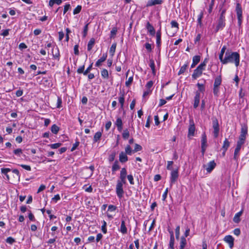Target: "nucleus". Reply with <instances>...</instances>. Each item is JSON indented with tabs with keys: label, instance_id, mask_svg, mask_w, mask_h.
Listing matches in <instances>:
<instances>
[{
	"label": "nucleus",
	"instance_id": "nucleus-1",
	"mask_svg": "<svg viewBox=\"0 0 249 249\" xmlns=\"http://www.w3.org/2000/svg\"><path fill=\"white\" fill-rule=\"evenodd\" d=\"M240 62V55L237 52H233L228 50L225 53V56L223 62V64L228 63H234L238 67Z\"/></svg>",
	"mask_w": 249,
	"mask_h": 249
},
{
	"label": "nucleus",
	"instance_id": "nucleus-2",
	"mask_svg": "<svg viewBox=\"0 0 249 249\" xmlns=\"http://www.w3.org/2000/svg\"><path fill=\"white\" fill-rule=\"evenodd\" d=\"M212 127L213 129V134L215 138H217L219 135L220 131L219 124L217 119L215 117L212 118Z\"/></svg>",
	"mask_w": 249,
	"mask_h": 249
},
{
	"label": "nucleus",
	"instance_id": "nucleus-3",
	"mask_svg": "<svg viewBox=\"0 0 249 249\" xmlns=\"http://www.w3.org/2000/svg\"><path fill=\"white\" fill-rule=\"evenodd\" d=\"M235 11L237 17L238 25L240 27L242 22V9L239 3H236Z\"/></svg>",
	"mask_w": 249,
	"mask_h": 249
},
{
	"label": "nucleus",
	"instance_id": "nucleus-4",
	"mask_svg": "<svg viewBox=\"0 0 249 249\" xmlns=\"http://www.w3.org/2000/svg\"><path fill=\"white\" fill-rule=\"evenodd\" d=\"M123 185L122 183L120 182V181L117 182L116 187V192L117 195V196L119 198H122L123 196L124 191L123 188Z\"/></svg>",
	"mask_w": 249,
	"mask_h": 249
},
{
	"label": "nucleus",
	"instance_id": "nucleus-5",
	"mask_svg": "<svg viewBox=\"0 0 249 249\" xmlns=\"http://www.w3.org/2000/svg\"><path fill=\"white\" fill-rule=\"evenodd\" d=\"M196 130V127L195 123L193 119L189 120V126L188 128V137L194 136L195 135V132Z\"/></svg>",
	"mask_w": 249,
	"mask_h": 249
},
{
	"label": "nucleus",
	"instance_id": "nucleus-6",
	"mask_svg": "<svg viewBox=\"0 0 249 249\" xmlns=\"http://www.w3.org/2000/svg\"><path fill=\"white\" fill-rule=\"evenodd\" d=\"M178 177V170H173L171 171L170 177V187H172V185L175 183Z\"/></svg>",
	"mask_w": 249,
	"mask_h": 249
},
{
	"label": "nucleus",
	"instance_id": "nucleus-7",
	"mask_svg": "<svg viewBox=\"0 0 249 249\" xmlns=\"http://www.w3.org/2000/svg\"><path fill=\"white\" fill-rule=\"evenodd\" d=\"M247 134L248 126L246 124L242 125L239 139L245 141Z\"/></svg>",
	"mask_w": 249,
	"mask_h": 249
},
{
	"label": "nucleus",
	"instance_id": "nucleus-8",
	"mask_svg": "<svg viewBox=\"0 0 249 249\" xmlns=\"http://www.w3.org/2000/svg\"><path fill=\"white\" fill-rule=\"evenodd\" d=\"M161 27L156 32V45L157 47L160 50L161 44Z\"/></svg>",
	"mask_w": 249,
	"mask_h": 249
},
{
	"label": "nucleus",
	"instance_id": "nucleus-9",
	"mask_svg": "<svg viewBox=\"0 0 249 249\" xmlns=\"http://www.w3.org/2000/svg\"><path fill=\"white\" fill-rule=\"evenodd\" d=\"M224 241L229 244L231 249L233 248L234 246V238L232 236L230 235H226L224 238Z\"/></svg>",
	"mask_w": 249,
	"mask_h": 249
},
{
	"label": "nucleus",
	"instance_id": "nucleus-10",
	"mask_svg": "<svg viewBox=\"0 0 249 249\" xmlns=\"http://www.w3.org/2000/svg\"><path fill=\"white\" fill-rule=\"evenodd\" d=\"M225 19H218L217 25L215 29V32L217 33L219 30H222L225 26Z\"/></svg>",
	"mask_w": 249,
	"mask_h": 249
},
{
	"label": "nucleus",
	"instance_id": "nucleus-11",
	"mask_svg": "<svg viewBox=\"0 0 249 249\" xmlns=\"http://www.w3.org/2000/svg\"><path fill=\"white\" fill-rule=\"evenodd\" d=\"M146 28L147 30L148 33H149L150 36H154L155 35V30L153 25L148 21L146 23Z\"/></svg>",
	"mask_w": 249,
	"mask_h": 249
},
{
	"label": "nucleus",
	"instance_id": "nucleus-12",
	"mask_svg": "<svg viewBox=\"0 0 249 249\" xmlns=\"http://www.w3.org/2000/svg\"><path fill=\"white\" fill-rule=\"evenodd\" d=\"M200 93H199L198 91H196L194 97V107L195 108H196L198 107L200 102Z\"/></svg>",
	"mask_w": 249,
	"mask_h": 249
},
{
	"label": "nucleus",
	"instance_id": "nucleus-13",
	"mask_svg": "<svg viewBox=\"0 0 249 249\" xmlns=\"http://www.w3.org/2000/svg\"><path fill=\"white\" fill-rule=\"evenodd\" d=\"M216 163L214 160L210 161L207 165H206V169L208 173H211L212 170L215 168Z\"/></svg>",
	"mask_w": 249,
	"mask_h": 249
},
{
	"label": "nucleus",
	"instance_id": "nucleus-14",
	"mask_svg": "<svg viewBox=\"0 0 249 249\" xmlns=\"http://www.w3.org/2000/svg\"><path fill=\"white\" fill-rule=\"evenodd\" d=\"M107 53H104L102 56L96 61L95 65V66L99 67L101 66L102 63L104 62L107 59Z\"/></svg>",
	"mask_w": 249,
	"mask_h": 249
},
{
	"label": "nucleus",
	"instance_id": "nucleus-15",
	"mask_svg": "<svg viewBox=\"0 0 249 249\" xmlns=\"http://www.w3.org/2000/svg\"><path fill=\"white\" fill-rule=\"evenodd\" d=\"M202 72L203 71H201L198 70V69L196 68L194 71V72L192 75L193 79L196 80L197 78L199 77L202 75Z\"/></svg>",
	"mask_w": 249,
	"mask_h": 249
},
{
	"label": "nucleus",
	"instance_id": "nucleus-16",
	"mask_svg": "<svg viewBox=\"0 0 249 249\" xmlns=\"http://www.w3.org/2000/svg\"><path fill=\"white\" fill-rule=\"evenodd\" d=\"M127 155L124 152H121L119 154V161L121 163H124L128 161Z\"/></svg>",
	"mask_w": 249,
	"mask_h": 249
},
{
	"label": "nucleus",
	"instance_id": "nucleus-17",
	"mask_svg": "<svg viewBox=\"0 0 249 249\" xmlns=\"http://www.w3.org/2000/svg\"><path fill=\"white\" fill-rule=\"evenodd\" d=\"M117 127V129L119 132H121L123 129V122L121 118L119 117L117 119L115 123Z\"/></svg>",
	"mask_w": 249,
	"mask_h": 249
},
{
	"label": "nucleus",
	"instance_id": "nucleus-18",
	"mask_svg": "<svg viewBox=\"0 0 249 249\" xmlns=\"http://www.w3.org/2000/svg\"><path fill=\"white\" fill-rule=\"evenodd\" d=\"M201 147H207V137L205 133H203L201 136Z\"/></svg>",
	"mask_w": 249,
	"mask_h": 249
},
{
	"label": "nucleus",
	"instance_id": "nucleus-19",
	"mask_svg": "<svg viewBox=\"0 0 249 249\" xmlns=\"http://www.w3.org/2000/svg\"><path fill=\"white\" fill-rule=\"evenodd\" d=\"M162 3V0H149L147 2V6H152L157 4H161Z\"/></svg>",
	"mask_w": 249,
	"mask_h": 249
},
{
	"label": "nucleus",
	"instance_id": "nucleus-20",
	"mask_svg": "<svg viewBox=\"0 0 249 249\" xmlns=\"http://www.w3.org/2000/svg\"><path fill=\"white\" fill-rule=\"evenodd\" d=\"M200 56L199 55H195L193 58V63L191 65V68H194L200 61Z\"/></svg>",
	"mask_w": 249,
	"mask_h": 249
},
{
	"label": "nucleus",
	"instance_id": "nucleus-21",
	"mask_svg": "<svg viewBox=\"0 0 249 249\" xmlns=\"http://www.w3.org/2000/svg\"><path fill=\"white\" fill-rule=\"evenodd\" d=\"M242 210L236 213L233 218V221L236 223H238L240 221V217L242 215Z\"/></svg>",
	"mask_w": 249,
	"mask_h": 249
},
{
	"label": "nucleus",
	"instance_id": "nucleus-22",
	"mask_svg": "<svg viewBox=\"0 0 249 249\" xmlns=\"http://www.w3.org/2000/svg\"><path fill=\"white\" fill-rule=\"evenodd\" d=\"M120 231L123 234H125L127 233V228L125 227V221L124 219H122Z\"/></svg>",
	"mask_w": 249,
	"mask_h": 249
},
{
	"label": "nucleus",
	"instance_id": "nucleus-23",
	"mask_svg": "<svg viewBox=\"0 0 249 249\" xmlns=\"http://www.w3.org/2000/svg\"><path fill=\"white\" fill-rule=\"evenodd\" d=\"M241 146L236 145V147L235 149L234 152V155H233V159L237 161L238 160V156L239 153V152L240 151Z\"/></svg>",
	"mask_w": 249,
	"mask_h": 249
},
{
	"label": "nucleus",
	"instance_id": "nucleus-24",
	"mask_svg": "<svg viewBox=\"0 0 249 249\" xmlns=\"http://www.w3.org/2000/svg\"><path fill=\"white\" fill-rule=\"evenodd\" d=\"M222 82L221 75L217 76L214 79L213 87H219Z\"/></svg>",
	"mask_w": 249,
	"mask_h": 249
},
{
	"label": "nucleus",
	"instance_id": "nucleus-25",
	"mask_svg": "<svg viewBox=\"0 0 249 249\" xmlns=\"http://www.w3.org/2000/svg\"><path fill=\"white\" fill-rule=\"evenodd\" d=\"M226 50V47L225 46H224L221 49L220 53L219 55V58L222 64L224 60L223 55L225 52Z\"/></svg>",
	"mask_w": 249,
	"mask_h": 249
},
{
	"label": "nucleus",
	"instance_id": "nucleus-26",
	"mask_svg": "<svg viewBox=\"0 0 249 249\" xmlns=\"http://www.w3.org/2000/svg\"><path fill=\"white\" fill-rule=\"evenodd\" d=\"M120 168V167L119 165V162L118 160H115L114 163H113L112 166V173L114 174V173L119 170Z\"/></svg>",
	"mask_w": 249,
	"mask_h": 249
},
{
	"label": "nucleus",
	"instance_id": "nucleus-27",
	"mask_svg": "<svg viewBox=\"0 0 249 249\" xmlns=\"http://www.w3.org/2000/svg\"><path fill=\"white\" fill-rule=\"evenodd\" d=\"M94 44H95V39L94 38H91L89 40V41L88 44V46H87L88 50L89 51H90L92 49Z\"/></svg>",
	"mask_w": 249,
	"mask_h": 249
},
{
	"label": "nucleus",
	"instance_id": "nucleus-28",
	"mask_svg": "<svg viewBox=\"0 0 249 249\" xmlns=\"http://www.w3.org/2000/svg\"><path fill=\"white\" fill-rule=\"evenodd\" d=\"M230 145V142L228 141L227 138H225L222 148L225 149V151H227Z\"/></svg>",
	"mask_w": 249,
	"mask_h": 249
},
{
	"label": "nucleus",
	"instance_id": "nucleus-29",
	"mask_svg": "<svg viewBox=\"0 0 249 249\" xmlns=\"http://www.w3.org/2000/svg\"><path fill=\"white\" fill-rule=\"evenodd\" d=\"M102 136V132L98 131L97 132L93 137V141L94 142H97L98 141H99L101 138Z\"/></svg>",
	"mask_w": 249,
	"mask_h": 249
},
{
	"label": "nucleus",
	"instance_id": "nucleus-30",
	"mask_svg": "<svg viewBox=\"0 0 249 249\" xmlns=\"http://www.w3.org/2000/svg\"><path fill=\"white\" fill-rule=\"evenodd\" d=\"M207 62V59H205L204 60V61L202 63H201L196 68L198 69V70L203 71L205 70V68L206 66Z\"/></svg>",
	"mask_w": 249,
	"mask_h": 249
},
{
	"label": "nucleus",
	"instance_id": "nucleus-31",
	"mask_svg": "<svg viewBox=\"0 0 249 249\" xmlns=\"http://www.w3.org/2000/svg\"><path fill=\"white\" fill-rule=\"evenodd\" d=\"M186 245V240L184 236H182L180 238L179 249H183Z\"/></svg>",
	"mask_w": 249,
	"mask_h": 249
},
{
	"label": "nucleus",
	"instance_id": "nucleus-32",
	"mask_svg": "<svg viewBox=\"0 0 249 249\" xmlns=\"http://www.w3.org/2000/svg\"><path fill=\"white\" fill-rule=\"evenodd\" d=\"M126 169L125 168H123L120 172V178H126Z\"/></svg>",
	"mask_w": 249,
	"mask_h": 249
},
{
	"label": "nucleus",
	"instance_id": "nucleus-33",
	"mask_svg": "<svg viewBox=\"0 0 249 249\" xmlns=\"http://www.w3.org/2000/svg\"><path fill=\"white\" fill-rule=\"evenodd\" d=\"M117 46V43H113L110 49H109V53L111 54V56H113L114 54V53L115 52L116 48Z\"/></svg>",
	"mask_w": 249,
	"mask_h": 249
},
{
	"label": "nucleus",
	"instance_id": "nucleus-34",
	"mask_svg": "<svg viewBox=\"0 0 249 249\" xmlns=\"http://www.w3.org/2000/svg\"><path fill=\"white\" fill-rule=\"evenodd\" d=\"M59 130V127L55 124H53L51 127V131L54 134H57Z\"/></svg>",
	"mask_w": 249,
	"mask_h": 249
},
{
	"label": "nucleus",
	"instance_id": "nucleus-35",
	"mask_svg": "<svg viewBox=\"0 0 249 249\" xmlns=\"http://www.w3.org/2000/svg\"><path fill=\"white\" fill-rule=\"evenodd\" d=\"M124 94L123 93L119 98V101L120 104H121V108L123 109L124 104Z\"/></svg>",
	"mask_w": 249,
	"mask_h": 249
},
{
	"label": "nucleus",
	"instance_id": "nucleus-36",
	"mask_svg": "<svg viewBox=\"0 0 249 249\" xmlns=\"http://www.w3.org/2000/svg\"><path fill=\"white\" fill-rule=\"evenodd\" d=\"M102 77L104 79H108V71L105 69H103L101 72Z\"/></svg>",
	"mask_w": 249,
	"mask_h": 249
},
{
	"label": "nucleus",
	"instance_id": "nucleus-37",
	"mask_svg": "<svg viewBox=\"0 0 249 249\" xmlns=\"http://www.w3.org/2000/svg\"><path fill=\"white\" fill-rule=\"evenodd\" d=\"M133 153V150L132 149L129 145H127L125 148V154L126 155H131Z\"/></svg>",
	"mask_w": 249,
	"mask_h": 249
},
{
	"label": "nucleus",
	"instance_id": "nucleus-38",
	"mask_svg": "<svg viewBox=\"0 0 249 249\" xmlns=\"http://www.w3.org/2000/svg\"><path fill=\"white\" fill-rule=\"evenodd\" d=\"M196 86L198 87V91L199 92V93L200 92H203L205 90V87L204 86V84H200V83H198L196 84Z\"/></svg>",
	"mask_w": 249,
	"mask_h": 249
},
{
	"label": "nucleus",
	"instance_id": "nucleus-39",
	"mask_svg": "<svg viewBox=\"0 0 249 249\" xmlns=\"http://www.w3.org/2000/svg\"><path fill=\"white\" fill-rule=\"evenodd\" d=\"M187 67H188V64H185L184 65H183L180 68V69L178 72V75H180V74L183 73L186 71Z\"/></svg>",
	"mask_w": 249,
	"mask_h": 249
},
{
	"label": "nucleus",
	"instance_id": "nucleus-40",
	"mask_svg": "<svg viewBox=\"0 0 249 249\" xmlns=\"http://www.w3.org/2000/svg\"><path fill=\"white\" fill-rule=\"evenodd\" d=\"M116 155V152L115 151L112 152L109 155L108 158V161L109 162L113 161L115 158V156Z\"/></svg>",
	"mask_w": 249,
	"mask_h": 249
},
{
	"label": "nucleus",
	"instance_id": "nucleus-41",
	"mask_svg": "<svg viewBox=\"0 0 249 249\" xmlns=\"http://www.w3.org/2000/svg\"><path fill=\"white\" fill-rule=\"evenodd\" d=\"M123 138L126 140L129 137V132L127 129H125L124 130L123 133L122 134Z\"/></svg>",
	"mask_w": 249,
	"mask_h": 249
},
{
	"label": "nucleus",
	"instance_id": "nucleus-42",
	"mask_svg": "<svg viewBox=\"0 0 249 249\" xmlns=\"http://www.w3.org/2000/svg\"><path fill=\"white\" fill-rule=\"evenodd\" d=\"M14 154H15L18 157H20L21 155L22 154V150L20 148H18L14 150L13 151Z\"/></svg>",
	"mask_w": 249,
	"mask_h": 249
},
{
	"label": "nucleus",
	"instance_id": "nucleus-43",
	"mask_svg": "<svg viewBox=\"0 0 249 249\" xmlns=\"http://www.w3.org/2000/svg\"><path fill=\"white\" fill-rule=\"evenodd\" d=\"M117 32V29L116 27H113L111 32H110V37L111 38H114L115 36L116 35Z\"/></svg>",
	"mask_w": 249,
	"mask_h": 249
},
{
	"label": "nucleus",
	"instance_id": "nucleus-44",
	"mask_svg": "<svg viewBox=\"0 0 249 249\" xmlns=\"http://www.w3.org/2000/svg\"><path fill=\"white\" fill-rule=\"evenodd\" d=\"M203 17V13L202 12H201V13L199 14L197 18V22L198 24H199L200 26L202 25V19Z\"/></svg>",
	"mask_w": 249,
	"mask_h": 249
},
{
	"label": "nucleus",
	"instance_id": "nucleus-45",
	"mask_svg": "<svg viewBox=\"0 0 249 249\" xmlns=\"http://www.w3.org/2000/svg\"><path fill=\"white\" fill-rule=\"evenodd\" d=\"M102 223L103 225L101 227L102 231L104 233H106L107 232V222L104 220Z\"/></svg>",
	"mask_w": 249,
	"mask_h": 249
},
{
	"label": "nucleus",
	"instance_id": "nucleus-46",
	"mask_svg": "<svg viewBox=\"0 0 249 249\" xmlns=\"http://www.w3.org/2000/svg\"><path fill=\"white\" fill-rule=\"evenodd\" d=\"M61 143H55L53 144H50L48 145V146L50 147L52 149H56L59 147L61 145Z\"/></svg>",
	"mask_w": 249,
	"mask_h": 249
},
{
	"label": "nucleus",
	"instance_id": "nucleus-47",
	"mask_svg": "<svg viewBox=\"0 0 249 249\" xmlns=\"http://www.w3.org/2000/svg\"><path fill=\"white\" fill-rule=\"evenodd\" d=\"M89 24V23L86 24L84 27L83 32V36L84 37H85L87 35Z\"/></svg>",
	"mask_w": 249,
	"mask_h": 249
},
{
	"label": "nucleus",
	"instance_id": "nucleus-48",
	"mask_svg": "<svg viewBox=\"0 0 249 249\" xmlns=\"http://www.w3.org/2000/svg\"><path fill=\"white\" fill-rule=\"evenodd\" d=\"M82 9V6L81 5H78L73 11V13L74 15L77 14L80 12Z\"/></svg>",
	"mask_w": 249,
	"mask_h": 249
},
{
	"label": "nucleus",
	"instance_id": "nucleus-49",
	"mask_svg": "<svg viewBox=\"0 0 249 249\" xmlns=\"http://www.w3.org/2000/svg\"><path fill=\"white\" fill-rule=\"evenodd\" d=\"M219 91V87H213V93L215 96H218V93Z\"/></svg>",
	"mask_w": 249,
	"mask_h": 249
},
{
	"label": "nucleus",
	"instance_id": "nucleus-50",
	"mask_svg": "<svg viewBox=\"0 0 249 249\" xmlns=\"http://www.w3.org/2000/svg\"><path fill=\"white\" fill-rule=\"evenodd\" d=\"M142 149V147L140 145L136 143L135 144V148L133 150V153L137 152L138 151H141Z\"/></svg>",
	"mask_w": 249,
	"mask_h": 249
},
{
	"label": "nucleus",
	"instance_id": "nucleus-51",
	"mask_svg": "<svg viewBox=\"0 0 249 249\" xmlns=\"http://www.w3.org/2000/svg\"><path fill=\"white\" fill-rule=\"evenodd\" d=\"M11 171V169L10 168H2L1 169V173L2 175H6V174H8V172H9Z\"/></svg>",
	"mask_w": 249,
	"mask_h": 249
},
{
	"label": "nucleus",
	"instance_id": "nucleus-52",
	"mask_svg": "<svg viewBox=\"0 0 249 249\" xmlns=\"http://www.w3.org/2000/svg\"><path fill=\"white\" fill-rule=\"evenodd\" d=\"M173 161H168L167 162V169L168 170H173V167L172 165L173 164Z\"/></svg>",
	"mask_w": 249,
	"mask_h": 249
},
{
	"label": "nucleus",
	"instance_id": "nucleus-53",
	"mask_svg": "<svg viewBox=\"0 0 249 249\" xmlns=\"http://www.w3.org/2000/svg\"><path fill=\"white\" fill-rule=\"evenodd\" d=\"M179 231H180V227L179 226H178L175 229V233H176V237L177 239H178L179 237Z\"/></svg>",
	"mask_w": 249,
	"mask_h": 249
},
{
	"label": "nucleus",
	"instance_id": "nucleus-54",
	"mask_svg": "<svg viewBox=\"0 0 249 249\" xmlns=\"http://www.w3.org/2000/svg\"><path fill=\"white\" fill-rule=\"evenodd\" d=\"M225 1H226V0H224L223 3L220 5L221 13L224 15L226 13V9L225 8L223 9V7L224 5L225 4Z\"/></svg>",
	"mask_w": 249,
	"mask_h": 249
},
{
	"label": "nucleus",
	"instance_id": "nucleus-55",
	"mask_svg": "<svg viewBox=\"0 0 249 249\" xmlns=\"http://www.w3.org/2000/svg\"><path fill=\"white\" fill-rule=\"evenodd\" d=\"M6 242L7 243H9L10 244H13L14 242H16L15 239H14L13 237H8L6 240Z\"/></svg>",
	"mask_w": 249,
	"mask_h": 249
},
{
	"label": "nucleus",
	"instance_id": "nucleus-56",
	"mask_svg": "<svg viewBox=\"0 0 249 249\" xmlns=\"http://www.w3.org/2000/svg\"><path fill=\"white\" fill-rule=\"evenodd\" d=\"M133 78L132 76L129 77L128 80L125 82V86L126 87H129L133 81Z\"/></svg>",
	"mask_w": 249,
	"mask_h": 249
},
{
	"label": "nucleus",
	"instance_id": "nucleus-57",
	"mask_svg": "<svg viewBox=\"0 0 249 249\" xmlns=\"http://www.w3.org/2000/svg\"><path fill=\"white\" fill-rule=\"evenodd\" d=\"M174 241H175L174 238H172V239L170 238V239L169 247V248H170L171 249H174Z\"/></svg>",
	"mask_w": 249,
	"mask_h": 249
},
{
	"label": "nucleus",
	"instance_id": "nucleus-58",
	"mask_svg": "<svg viewBox=\"0 0 249 249\" xmlns=\"http://www.w3.org/2000/svg\"><path fill=\"white\" fill-rule=\"evenodd\" d=\"M92 67V63H91L88 68L87 69L84 71V75H87L89 71H91Z\"/></svg>",
	"mask_w": 249,
	"mask_h": 249
},
{
	"label": "nucleus",
	"instance_id": "nucleus-59",
	"mask_svg": "<svg viewBox=\"0 0 249 249\" xmlns=\"http://www.w3.org/2000/svg\"><path fill=\"white\" fill-rule=\"evenodd\" d=\"M144 47L148 52H151L152 51L151 45L150 43H146L144 45Z\"/></svg>",
	"mask_w": 249,
	"mask_h": 249
},
{
	"label": "nucleus",
	"instance_id": "nucleus-60",
	"mask_svg": "<svg viewBox=\"0 0 249 249\" xmlns=\"http://www.w3.org/2000/svg\"><path fill=\"white\" fill-rule=\"evenodd\" d=\"M80 142L78 141H76L73 144L72 147L71 149V151L75 150L79 145Z\"/></svg>",
	"mask_w": 249,
	"mask_h": 249
},
{
	"label": "nucleus",
	"instance_id": "nucleus-61",
	"mask_svg": "<svg viewBox=\"0 0 249 249\" xmlns=\"http://www.w3.org/2000/svg\"><path fill=\"white\" fill-rule=\"evenodd\" d=\"M56 53L55 54H53V57L54 58L57 59L58 60H59V56H60L59 51L58 48H56Z\"/></svg>",
	"mask_w": 249,
	"mask_h": 249
},
{
	"label": "nucleus",
	"instance_id": "nucleus-62",
	"mask_svg": "<svg viewBox=\"0 0 249 249\" xmlns=\"http://www.w3.org/2000/svg\"><path fill=\"white\" fill-rule=\"evenodd\" d=\"M127 179L129 181V183L133 185L134 184V180H133V177L132 175H129L127 176Z\"/></svg>",
	"mask_w": 249,
	"mask_h": 249
},
{
	"label": "nucleus",
	"instance_id": "nucleus-63",
	"mask_svg": "<svg viewBox=\"0 0 249 249\" xmlns=\"http://www.w3.org/2000/svg\"><path fill=\"white\" fill-rule=\"evenodd\" d=\"M117 209L116 206L113 205H109L108 207V211L110 212H114Z\"/></svg>",
	"mask_w": 249,
	"mask_h": 249
},
{
	"label": "nucleus",
	"instance_id": "nucleus-64",
	"mask_svg": "<svg viewBox=\"0 0 249 249\" xmlns=\"http://www.w3.org/2000/svg\"><path fill=\"white\" fill-rule=\"evenodd\" d=\"M71 8V5L70 4H66L65 6H64V11H63V14H65Z\"/></svg>",
	"mask_w": 249,
	"mask_h": 249
}]
</instances>
